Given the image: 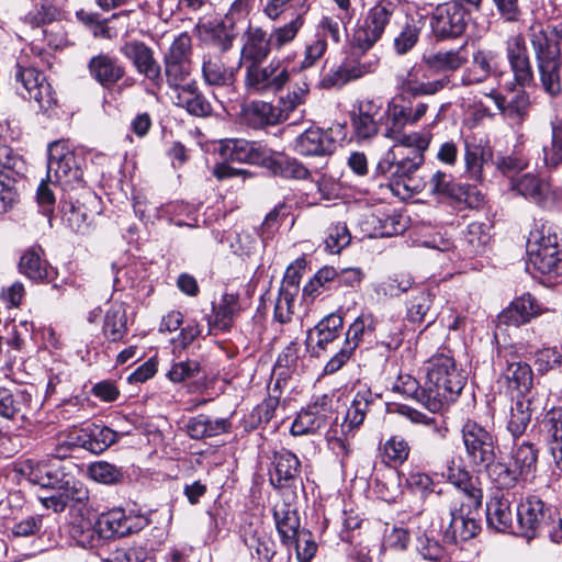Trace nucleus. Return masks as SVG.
I'll return each instance as SVG.
<instances>
[{"instance_id":"f257e3e1","label":"nucleus","mask_w":562,"mask_h":562,"mask_svg":"<svg viewBox=\"0 0 562 562\" xmlns=\"http://www.w3.org/2000/svg\"><path fill=\"white\" fill-rule=\"evenodd\" d=\"M465 385V376L453 356L437 352L426 362L427 409L437 413L456 402Z\"/></svg>"},{"instance_id":"f03ea898","label":"nucleus","mask_w":562,"mask_h":562,"mask_svg":"<svg viewBox=\"0 0 562 562\" xmlns=\"http://www.w3.org/2000/svg\"><path fill=\"white\" fill-rule=\"evenodd\" d=\"M293 25H274L270 32L258 25L248 24L241 35L238 67L263 64L273 50H281L296 38Z\"/></svg>"},{"instance_id":"7ed1b4c3","label":"nucleus","mask_w":562,"mask_h":562,"mask_svg":"<svg viewBox=\"0 0 562 562\" xmlns=\"http://www.w3.org/2000/svg\"><path fill=\"white\" fill-rule=\"evenodd\" d=\"M531 44L540 90L552 100L562 95V56L555 45L549 42V34L541 25L529 26Z\"/></svg>"},{"instance_id":"20e7f679","label":"nucleus","mask_w":562,"mask_h":562,"mask_svg":"<svg viewBox=\"0 0 562 562\" xmlns=\"http://www.w3.org/2000/svg\"><path fill=\"white\" fill-rule=\"evenodd\" d=\"M400 148H391L375 167V176L390 181L391 187H402L406 192L419 193L424 190L417 172L425 162V154L419 150L403 155Z\"/></svg>"},{"instance_id":"39448f33","label":"nucleus","mask_w":562,"mask_h":562,"mask_svg":"<svg viewBox=\"0 0 562 562\" xmlns=\"http://www.w3.org/2000/svg\"><path fill=\"white\" fill-rule=\"evenodd\" d=\"M85 165V156L77 151L68 140L60 139L49 144L47 178H50L53 172L56 183L64 191L82 189L88 196H93L89 190H86Z\"/></svg>"},{"instance_id":"423d86ee","label":"nucleus","mask_w":562,"mask_h":562,"mask_svg":"<svg viewBox=\"0 0 562 562\" xmlns=\"http://www.w3.org/2000/svg\"><path fill=\"white\" fill-rule=\"evenodd\" d=\"M469 61L467 44L454 49H440L423 55L415 68L423 83H437L436 93L451 82L450 75L463 68Z\"/></svg>"},{"instance_id":"0eeeda50","label":"nucleus","mask_w":562,"mask_h":562,"mask_svg":"<svg viewBox=\"0 0 562 562\" xmlns=\"http://www.w3.org/2000/svg\"><path fill=\"white\" fill-rule=\"evenodd\" d=\"M370 49H362L352 45L341 63L325 74L319 86L324 89H340L351 81L359 80L374 74L380 66V58L375 54H368Z\"/></svg>"},{"instance_id":"6e6552de","label":"nucleus","mask_w":562,"mask_h":562,"mask_svg":"<svg viewBox=\"0 0 562 562\" xmlns=\"http://www.w3.org/2000/svg\"><path fill=\"white\" fill-rule=\"evenodd\" d=\"M423 183L430 196L449 201L460 210L479 209L484 203V194L475 186L456 182L451 173L439 169Z\"/></svg>"},{"instance_id":"1a4fd4ad","label":"nucleus","mask_w":562,"mask_h":562,"mask_svg":"<svg viewBox=\"0 0 562 562\" xmlns=\"http://www.w3.org/2000/svg\"><path fill=\"white\" fill-rule=\"evenodd\" d=\"M397 10L398 5L394 0H378L355 25L352 45L371 49L383 37Z\"/></svg>"},{"instance_id":"9d476101","label":"nucleus","mask_w":562,"mask_h":562,"mask_svg":"<svg viewBox=\"0 0 562 562\" xmlns=\"http://www.w3.org/2000/svg\"><path fill=\"white\" fill-rule=\"evenodd\" d=\"M351 139L358 145L371 144L380 134L385 119L383 102L379 98H363L352 104L349 112Z\"/></svg>"},{"instance_id":"9b49d317","label":"nucleus","mask_w":562,"mask_h":562,"mask_svg":"<svg viewBox=\"0 0 562 562\" xmlns=\"http://www.w3.org/2000/svg\"><path fill=\"white\" fill-rule=\"evenodd\" d=\"M527 252L530 262L542 274L562 276V249L555 234H546L544 229L531 232L527 241Z\"/></svg>"},{"instance_id":"f8f14e48","label":"nucleus","mask_w":562,"mask_h":562,"mask_svg":"<svg viewBox=\"0 0 562 562\" xmlns=\"http://www.w3.org/2000/svg\"><path fill=\"white\" fill-rule=\"evenodd\" d=\"M245 87L252 93H277L290 81L291 71L280 59L257 64L245 69Z\"/></svg>"},{"instance_id":"ddd939ff","label":"nucleus","mask_w":562,"mask_h":562,"mask_svg":"<svg viewBox=\"0 0 562 562\" xmlns=\"http://www.w3.org/2000/svg\"><path fill=\"white\" fill-rule=\"evenodd\" d=\"M469 14L458 2L438 4L430 14L429 26L436 41L461 37L468 27Z\"/></svg>"},{"instance_id":"4468645a","label":"nucleus","mask_w":562,"mask_h":562,"mask_svg":"<svg viewBox=\"0 0 562 562\" xmlns=\"http://www.w3.org/2000/svg\"><path fill=\"white\" fill-rule=\"evenodd\" d=\"M467 458L473 467H483L496 457L497 438L475 420L468 419L461 429Z\"/></svg>"},{"instance_id":"2eb2a0df","label":"nucleus","mask_w":562,"mask_h":562,"mask_svg":"<svg viewBox=\"0 0 562 562\" xmlns=\"http://www.w3.org/2000/svg\"><path fill=\"white\" fill-rule=\"evenodd\" d=\"M504 47L513 76L512 87L529 88L535 86V71L525 35L518 32L507 36Z\"/></svg>"},{"instance_id":"dca6fc26","label":"nucleus","mask_w":562,"mask_h":562,"mask_svg":"<svg viewBox=\"0 0 562 562\" xmlns=\"http://www.w3.org/2000/svg\"><path fill=\"white\" fill-rule=\"evenodd\" d=\"M120 53L132 63L139 75L144 76L151 87L153 93L162 89L164 76L161 66L155 58L151 47L142 41L133 40L125 42L120 47Z\"/></svg>"},{"instance_id":"f3484780","label":"nucleus","mask_w":562,"mask_h":562,"mask_svg":"<svg viewBox=\"0 0 562 562\" xmlns=\"http://www.w3.org/2000/svg\"><path fill=\"white\" fill-rule=\"evenodd\" d=\"M428 103L423 101L414 102L402 98H393L387 102L385 113V132L386 138H394L407 125L417 124L427 113Z\"/></svg>"},{"instance_id":"a211bd4d","label":"nucleus","mask_w":562,"mask_h":562,"mask_svg":"<svg viewBox=\"0 0 562 562\" xmlns=\"http://www.w3.org/2000/svg\"><path fill=\"white\" fill-rule=\"evenodd\" d=\"M273 471L270 484L281 493L291 491L296 496V490L303 487L301 461L291 450L281 448L272 453Z\"/></svg>"},{"instance_id":"6ab92c4d","label":"nucleus","mask_w":562,"mask_h":562,"mask_svg":"<svg viewBox=\"0 0 562 562\" xmlns=\"http://www.w3.org/2000/svg\"><path fill=\"white\" fill-rule=\"evenodd\" d=\"M516 359L517 356L510 348L499 347L494 364L503 369L502 379L505 380L507 390L512 393L516 392L518 396H524L532 387L533 372L528 363Z\"/></svg>"},{"instance_id":"aec40b11","label":"nucleus","mask_w":562,"mask_h":562,"mask_svg":"<svg viewBox=\"0 0 562 562\" xmlns=\"http://www.w3.org/2000/svg\"><path fill=\"white\" fill-rule=\"evenodd\" d=\"M450 521L443 538L451 543L465 542L481 531V509L449 504Z\"/></svg>"},{"instance_id":"412c9836","label":"nucleus","mask_w":562,"mask_h":562,"mask_svg":"<svg viewBox=\"0 0 562 562\" xmlns=\"http://www.w3.org/2000/svg\"><path fill=\"white\" fill-rule=\"evenodd\" d=\"M150 519L143 515L127 514L123 508H113L98 518L99 531L103 539L125 537L144 529Z\"/></svg>"},{"instance_id":"4be33fe9","label":"nucleus","mask_w":562,"mask_h":562,"mask_svg":"<svg viewBox=\"0 0 562 562\" xmlns=\"http://www.w3.org/2000/svg\"><path fill=\"white\" fill-rule=\"evenodd\" d=\"M218 153L226 161L265 167L270 155V148L260 142L244 138H226L221 140Z\"/></svg>"},{"instance_id":"5701e85b","label":"nucleus","mask_w":562,"mask_h":562,"mask_svg":"<svg viewBox=\"0 0 562 562\" xmlns=\"http://www.w3.org/2000/svg\"><path fill=\"white\" fill-rule=\"evenodd\" d=\"M514 88L509 87L513 91L509 98L496 90H492L487 95L494 101L504 120L514 126H521L530 116L531 97L526 88Z\"/></svg>"},{"instance_id":"b1692460","label":"nucleus","mask_w":562,"mask_h":562,"mask_svg":"<svg viewBox=\"0 0 562 562\" xmlns=\"http://www.w3.org/2000/svg\"><path fill=\"white\" fill-rule=\"evenodd\" d=\"M333 415V398L323 394L302 409L291 426L295 436L315 432L324 427Z\"/></svg>"},{"instance_id":"393cba45","label":"nucleus","mask_w":562,"mask_h":562,"mask_svg":"<svg viewBox=\"0 0 562 562\" xmlns=\"http://www.w3.org/2000/svg\"><path fill=\"white\" fill-rule=\"evenodd\" d=\"M553 507L537 496H528L517 506V520L522 535L535 538L543 533Z\"/></svg>"},{"instance_id":"a878e982","label":"nucleus","mask_w":562,"mask_h":562,"mask_svg":"<svg viewBox=\"0 0 562 562\" xmlns=\"http://www.w3.org/2000/svg\"><path fill=\"white\" fill-rule=\"evenodd\" d=\"M262 14L271 22L276 23L286 18L291 13V19L282 25H293L295 36L305 25V18L310 11L308 0H260Z\"/></svg>"},{"instance_id":"bb28decb","label":"nucleus","mask_w":562,"mask_h":562,"mask_svg":"<svg viewBox=\"0 0 562 562\" xmlns=\"http://www.w3.org/2000/svg\"><path fill=\"white\" fill-rule=\"evenodd\" d=\"M464 173L468 179L482 183L485 179L484 168L493 158V150L487 143L475 136L463 139Z\"/></svg>"},{"instance_id":"cd10ccee","label":"nucleus","mask_w":562,"mask_h":562,"mask_svg":"<svg viewBox=\"0 0 562 562\" xmlns=\"http://www.w3.org/2000/svg\"><path fill=\"white\" fill-rule=\"evenodd\" d=\"M402 291L407 292L406 300V319L409 324L420 325L423 323H432L434 316L430 314L435 300V293L425 285H405L400 284Z\"/></svg>"},{"instance_id":"c85d7f7f","label":"nucleus","mask_w":562,"mask_h":562,"mask_svg":"<svg viewBox=\"0 0 562 562\" xmlns=\"http://www.w3.org/2000/svg\"><path fill=\"white\" fill-rule=\"evenodd\" d=\"M294 150L304 157L330 156L336 150V140L330 130L310 127L295 138Z\"/></svg>"},{"instance_id":"c756f323","label":"nucleus","mask_w":562,"mask_h":562,"mask_svg":"<svg viewBox=\"0 0 562 562\" xmlns=\"http://www.w3.org/2000/svg\"><path fill=\"white\" fill-rule=\"evenodd\" d=\"M504 71L498 65V54L491 49L479 48L472 54V64L462 75L463 86L479 85L490 77H501Z\"/></svg>"},{"instance_id":"7c9ffc66","label":"nucleus","mask_w":562,"mask_h":562,"mask_svg":"<svg viewBox=\"0 0 562 562\" xmlns=\"http://www.w3.org/2000/svg\"><path fill=\"white\" fill-rule=\"evenodd\" d=\"M336 5L338 13L336 16L324 15L316 25V37L327 41L329 37L335 44L341 42V32L339 23H341L345 31L356 16V8L352 5L351 0H331Z\"/></svg>"},{"instance_id":"2f4dec72","label":"nucleus","mask_w":562,"mask_h":562,"mask_svg":"<svg viewBox=\"0 0 562 562\" xmlns=\"http://www.w3.org/2000/svg\"><path fill=\"white\" fill-rule=\"evenodd\" d=\"M379 400L380 395L373 393L371 389L367 386L358 389L340 425L341 434L347 437L358 429L363 424L371 407Z\"/></svg>"},{"instance_id":"473e14b6","label":"nucleus","mask_w":562,"mask_h":562,"mask_svg":"<svg viewBox=\"0 0 562 562\" xmlns=\"http://www.w3.org/2000/svg\"><path fill=\"white\" fill-rule=\"evenodd\" d=\"M239 312V296L233 293H225L220 303L212 306V313L207 317V335L229 331Z\"/></svg>"},{"instance_id":"72a5a7b5","label":"nucleus","mask_w":562,"mask_h":562,"mask_svg":"<svg viewBox=\"0 0 562 562\" xmlns=\"http://www.w3.org/2000/svg\"><path fill=\"white\" fill-rule=\"evenodd\" d=\"M543 308L535 296L525 293L516 297L505 310L498 315L501 323L508 326H520L529 323L532 318L542 314Z\"/></svg>"},{"instance_id":"f704fd0d","label":"nucleus","mask_w":562,"mask_h":562,"mask_svg":"<svg viewBox=\"0 0 562 562\" xmlns=\"http://www.w3.org/2000/svg\"><path fill=\"white\" fill-rule=\"evenodd\" d=\"M201 76L212 88H232L236 82V69L228 67L220 55L205 54L202 57Z\"/></svg>"},{"instance_id":"c9c22d12","label":"nucleus","mask_w":562,"mask_h":562,"mask_svg":"<svg viewBox=\"0 0 562 562\" xmlns=\"http://www.w3.org/2000/svg\"><path fill=\"white\" fill-rule=\"evenodd\" d=\"M175 104L195 117L205 119L213 114L212 103L194 79L188 81L186 87L176 91Z\"/></svg>"},{"instance_id":"e433bc0d","label":"nucleus","mask_w":562,"mask_h":562,"mask_svg":"<svg viewBox=\"0 0 562 562\" xmlns=\"http://www.w3.org/2000/svg\"><path fill=\"white\" fill-rule=\"evenodd\" d=\"M273 518L281 543L292 547L301 533V521L296 508L289 502L277 504L273 508Z\"/></svg>"},{"instance_id":"4c0bfd02","label":"nucleus","mask_w":562,"mask_h":562,"mask_svg":"<svg viewBox=\"0 0 562 562\" xmlns=\"http://www.w3.org/2000/svg\"><path fill=\"white\" fill-rule=\"evenodd\" d=\"M88 68L91 77L105 89L113 88L125 76V67L106 54L92 57Z\"/></svg>"},{"instance_id":"58836bf2","label":"nucleus","mask_w":562,"mask_h":562,"mask_svg":"<svg viewBox=\"0 0 562 562\" xmlns=\"http://www.w3.org/2000/svg\"><path fill=\"white\" fill-rule=\"evenodd\" d=\"M19 271L36 282H48L55 274L53 267L44 258L43 248L38 245L31 246L23 252L19 262Z\"/></svg>"},{"instance_id":"ea45409f","label":"nucleus","mask_w":562,"mask_h":562,"mask_svg":"<svg viewBox=\"0 0 562 562\" xmlns=\"http://www.w3.org/2000/svg\"><path fill=\"white\" fill-rule=\"evenodd\" d=\"M540 431L557 443L551 448L554 470L562 475V407L553 406L546 411L540 423Z\"/></svg>"},{"instance_id":"a19ab883","label":"nucleus","mask_w":562,"mask_h":562,"mask_svg":"<svg viewBox=\"0 0 562 562\" xmlns=\"http://www.w3.org/2000/svg\"><path fill=\"white\" fill-rule=\"evenodd\" d=\"M539 448L531 441H521L513 446L509 462L522 479L529 482L538 471Z\"/></svg>"},{"instance_id":"79ce46f5","label":"nucleus","mask_w":562,"mask_h":562,"mask_svg":"<svg viewBox=\"0 0 562 562\" xmlns=\"http://www.w3.org/2000/svg\"><path fill=\"white\" fill-rule=\"evenodd\" d=\"M241 116L244 122L255 130L285 121V115H281V110L278 106L260 100L247 104L241 111Z\"/></svg>"},{"instance_id":"37998d69","label":"nucleus","mask_w":562,"mask_h":562,"mask_svg":"<svg viewBox=\"0 0 562 562\" xmlns=\"http://www.w3.org/2000/svg\"><path fill=\"white\" fill-rule=\"evenodd\" d=\"M342 328L344 317L340 313L334 312L323 317L307 334V340L311 339L313 333L317 337L313 355L321 357L322 351H327L328 346L339 338Z\"/></svg>"},{"instance_id":"c03bdc74","label":"nucleus","mask_w":562,"mask_h":562,"mask_svg":"<svg viewBox=\"0 0 562 562\" xmlns=\"http://www.w3.org/2000/svg\"><path fill=\"white\" fill-rule=\"evenodd\" d=\"M186 428L192 439L201 440L229 432L232 420L229 418H212L206 414H199L188 420Z\"/></svg>"},{"instance_id":"a18cd8bd","label":"nucleus","mask_w":562,"mask_h":562,"mask_svg":"<svg viewBox=\"0 0 562 562\" xmlns=\"http://www.w3.org/2000/svg\"><path fill=\"white\" fill-rule=\"evenodd\" d=\"M82 432L78 437L80 446L95 454L104 452L120 439L119 434L105 425L92 424Z\"/></svg>"},{"instance_id":"49530a36","label":"nucleus","mask_w":562,"mask_h":562,"mask_svg":"<svg viewBox=\"0 0 562 562\" xmlns=\"http://www.w3.org/2000/svg\"><path fill=\"white\" fill-rule=\"evenodd\" d=\"M265 168L269 169L274 176L285 179L305 180L311 176L310 170L303 162L296 158L274 153L271 149Z\"/></svg>"},{"instance_id":"de8ad7c7","label":"nucleus","mask_w":562,"mask_h":562,"mask_svg":"<svg viewBox=\"0 0 562 562\" xmlns=\"http://www.w3.org/2000/svg\"><path fill=\"white\" fill-rule=\"evenodd\" d=\"M487 526L498 532H506L513 525L510 501L505 495H494L486 503Z\"/></svg>"},{"instance_id":"09e8293b","label":"nucleus","mask_w":562,"mask_h":562,"mask_svg":"<svg viewBox=\"0 0 562 562\" xmlns=\"http://www.w3.org/2000/svg\"><path fill=\"white\" fill-rule=\"evenodd\" d=\"M71 539L81 548L98 549L102 547L104 539L99 531L98 520L92 522L89 518L75 519L69 528Z\"/></svg>"},{"instance_id":"8fccbe9b","label":"nucleus","mask_w":562,"mask_h":562,"mask_svg":"<svg viewBox=\"0 0 562 562\" xmlns=\"http://www.w3.org/2000/svg\"><path fill=\"white\" fill-rule=\"evenodd\" d=\"M483 468L486 470L488 480L498 491H509L516 487L519 482H522V479L510 462L504 459H494L488 464L483 465Z\"/></svg>"},{"instance_id":"3c124183","label":"nucleus","mask_w":562,"mask_h":562,"mask_svg":"<svg viewBox=\"0 0 562 562\" xmlns=\"http://www.w3.org/2000/svg\"><path fill=\"white\" fill-rule=\"evenodd\" d=\"M127 315L122 305H112L105 313L102 334L110 342L123 341L127 335Z\"/></svg>"},{"instance_id":"603ef678","label":"nucleus","mask_w":562,"mask_h":562,"mask_svg":"<svg viewBox=\"0 0 562 562\" xmlns=\"http://www.w3.org/2000/svg\"><path fill=\"white\" fill-rule=\"evenodd\" d=\"M551 137L550 143L543 146V162L550 170H557L562 166V117L555 115L549 122Z\"/></svg>"},{"instance_id":"864d4df0","label":"nucleus","mask_w":562,"mask_h":562,"mask_svg":"<svg viewBox=\"0 0 562 562\" xmlns=\"http://www.w3.org/2000/svg\"><path fill=\"white\" fill-rule=\"evenodd\" d=\"M299 351V344L291 341L279 353L273 367V374L277 376L274 389H279L281 383H286L292 373L297 369Z\"/></svg>"},{"instance_id":"5fc2aeb1","label":"nucleus","mask_w":562,"mask_h":562,"mask_svg":"<svg viewBox=\"0 0 562 562\" xmlns=\"http://www.w3.org/2000/svg\"><path fill=\"white\" fill-rule=\"evenodd\" d=\"M457 490L458 493L456 494L445 492V498L449 504L479 509L482 508L483 490L477 479L473 477L464 482V484L459 485Z\"/></svg>"},{"instance_id":"6e6d98bb","label":"nucleus","mask_w":562,"mask_h":562,"mask_svg":"<svg viewBox=\"0 0 562 562\" xmlns=\"http://www.w3.org/2000/svg\"><path fill=\"white\" fill-rule=\"evenodd\" d=\"M55 492L49 496L40 497L42 505L46 509H52L55 513H61L66 509L70 501L83 503L88 501V491L76 488L75 486L63 487V490H54Z\"/></svg>"},{"instance_id":"4d7b16f0","label":"nucleus","mask_w":562,"mask_h":562,"mask_svg":"<svg viewBox=\"0 0 562 562\" xmlns=\"http://www.w3.org/2000/svg\"><path fill=\"white\" fill-rule=\"evenodd\" d=\"M31 404V394L26 391H16L12 393L10 390L0 387V416L12 419L18 414L24 416Z\"/></svg>"},{"instance_id":"13d9d810","label":"nucleus","mask_w":562,"mask_h":562,"mask_svg":"<svg viewBox=\"0 0 562 562\" xmlns=\"http://www.w3.org/2000/svg\"><path fill=\"white\" fill-rule=\"evenodd\" d=\"M337 270L334 267L321 268L313 278L303 286L302 296L306 301L313 302L324 291L336 289L334 278Z\"/></svg>"},{"instance_id":"bf43d9fd","label":"nucleus","mask_w":562,"mask_h":562,"mask_svg":"<svg viewBox=\"0 0 562 562\" xmlns=\"http://www.w3.org/2000/svg\"><path fill=\"white\" fill-rule=\"evenodd\" d=\"M396 85L397 89L402 93L408 94L413 98L434 95L436 94V88L438 87L437 83H423L415 66L411 67L405 75L397 76Z\"/></svg>"},{"instance_id":"052dcab7","label":"nucleus","mask_w":562,"mask_h":562,"mask_svg":"<svg viewBox=\"0 0 562 562\" xmlns=\"http://www.w3.org/2000/svg\"><path fill=\"white\" fill-rule=\"evenodd\" d=\"M63 221L74 232L86 234L90 227V216L83 204L78 201H64L61 206Z\"/></svg>"},{"instance_id":"680f3d73","label":"nucleus","mask_w":562,"mask_h":562,"mask_svg":"<svg viewBox=\"0 0 562 562\" xmlns=\"http://www.w3.org/2000/svg\"><path fill=\"white\" fill-rule=\"evenodd\" d=\"M405 484L412 493L418 494L423 499H426L434 493L445 497V491L437 488L438 483L426 472L419 470L409 471L405 479Z\"/></svg>"},{"instance_id":"e2e57ef3","label":"nucleus","mask_w":562,"mask_h":562,"mask_svg":"<svg viewBox=\"0 0 562 562\" xmlns=\"http://www.w3.org/2000/svg\"><path fill=\"white\" fill-rule=\"evenodd\" d=\"M30 480L42 487L52 490H63L69 485L66 475L49 464H38L31 471Z\"/></svg>"},{"instance_id":"0e129e2a","label":"nucleus","mask_w":562,"mask_h":562,"mask_svg":"<svg viewBox=\"0 0 562 562\" xmlns=\"http://www.w3.org/2000/svg\"><path fill=\"white\" fill-rule=\"evenodd\" d=\"M88 475L93 481L105 485H117L124 482L125 471L108 461H95L88 467Z\"/></svg>"},{"instance_id":"69168bd1","label":"nucleus","mask_w":562,"mask_h":562,"mask_svg":"<svg viewBox=\"0 0 562 562\" xmlns=\"http://www.w3.org/2000/svg\"><path fill=\"white\" fill-rule=\"evenodd\" d=\"M513 189L518 194L538 204L542 203L548 194V187L535 175L526 173L513 182Z\"/></svg>"},{"instance_id":"338daca9","label":"nucleus","mask_w":562,"mask_h":562,"mask_svg":"<svg viewBox=\"0 0 562 562\" xmlns=\"http://www.w3.org/2000/svg\"><path fill=\"white\" fill-rule=\"evenodd\" d=\"M251 555L256 554L259 560L267 562H276L277 543L266 532L255 531L245 539Z\"/></svg>"},{"instance_id":"774afa93","label":"nucleus","mask_w":562,"mask_h":562,"mask_svg":"<svg viewBox=\"0 0 562 562\" xmlns=\"http://www.w3.org/2000/svg\"><path fill=\"white\" fill-rule=\"evenodd\" d=\"M99 555L102 562H145L148 552L144 546L133 544L116 547Z\"/></svg>"}]
</instances>
